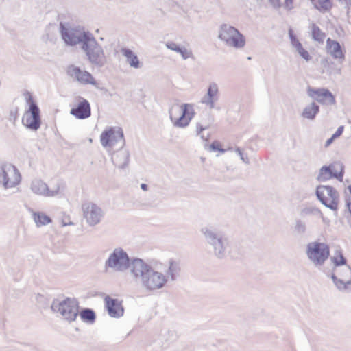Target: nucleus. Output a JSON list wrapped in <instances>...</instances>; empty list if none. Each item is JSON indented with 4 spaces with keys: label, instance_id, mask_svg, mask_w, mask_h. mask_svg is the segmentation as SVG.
<instances>
[{
    "label": "nucleus",
    "instance_id": "1",
    "mask_svg": "<svg viewBox=\"0 0 351 351\" xmlns=\"http://www.w3.org/2000/svg\"><path fill=\"white\" fill-rule=\"evenodd\" d=\"M132 278L147 291H155L166 285L163 273L154 270L143 259L136 261L132 267Z\"/></svg>",
    "mask_w": 351,
    "mask_h": 351
},
{
    "label": "nucleus",
    "instance_id": "2",
    "mask_svg": "<svg viewBox=\"0 0 351 351\" xmlns=\"http://www.w3.org/2000/svg\"><path fill=\"white\" fill-rule=\"evenodd\" d=\"M201 232L215 256L223 258L230 252V239L222 231L213 226H206L201 229Z\"/></svg>",
    "mask_w": 351,
    "mask_h": 351
},
{
    "label": "nucleus",
    "instance_id": "3",
    "mask_svg": "<svg viewBox=\"0 0 351 351\" xmlns=\"http://www.w3.org/2000/svg\"><path fill=\"white\" fill-rule=\"evenodd\" d=\"M141 258H130L127 252L122 248H115L106 260L104 267L107 271L111 269L115 272H125L129 270L130 274L132 277V267L134 262L141 261Z\"/></svg>",
    "mask_w": 351,
    "mask_h": 351
},
{
    "label": "nucleus",
    "instance_id": "4",
    "mask_svg": "<svg viewBox=\"0 0 351 351\" xmlns=\"http://www.w3.org/2000/svg\"><path fill=\"white\" fill-rule=\"evenodd\" d=\"M24 97L28 105V109L23 114L22 123L27 128L36 131L41 125L40 109L29 92L26 91Z\"/></svg>",
    "mask_w": 351,
    "mask_h": 351
},
{
    "label": "nucleus",
    "instance_id": "5",
    "mask_svg": "<svg viewBox=\"0 0 351 351\" xmlns=\"http://www.w3.org/2000/svg\"><path fill=\"white\" fill-rule=\"evenodd\" d=\"M169 114L173 126L180 128L188 126L194 116L193 106L188 104L172 106Z\"/></svg>",
    "mask_w": 351,
    "mask_h": 351
},
{
    "label": "nucleus",
    "instance_id": "6",
    "mask_svg": "<svg viewBox=\"0 0 351 351\" xmlns=\"http://www.w3.org/2000/svg\"><path fill=\"white\" fill-rule=\"evenodd\" d=\"M87 60L94 66H103L106 62V56L102 47L91 34L82 46Z\"/></svg>",
    "mask_w": 351,
    "mask_h": 351
},
{
    "label": "nucleus",
    "instance_id": "7",
    "mask_svg": "<svg viewBox=\"0 0 351 351\" xmlns=\"http://www.w3.org/2000/svg\"><path fill=\"white\" fill-rule=\"evenodd\" d=\"M306 254L308 260L316 267L322 266L330 256V247L326 243L310 242L306 247Z\"/></svg>",
    "mask_w": 351,
    "mask_h": 351
},
{
    "label": "nucleus",
    "instance_id": "8",
    "mask_svg": "<svg viewBox=\"0 0 351 351\" xmlns=\"http://www.w3.org/2000/svg\"><path fill=\"white\" fill-rule=\"evenodd\" d=\"M218 38L235 49L243 48L246 43L245 36L237 28L226 23L220 25Z\"/></svg>",
    "mask_w": 351,
    "mask_h": 351
},
{
    "label": "nucleus",
    "instance_id": "9",
    "mask_svg": "<svg viewBox=\"0 0 351 351\" xmlns=\"http://www.w3.org/2000/svg\"><path fill=\"white\" fill-rule=\"evenodd\" d=\"M51 308L54 313H60L69 322L75 320L78 315V302L74 298H67L62 301L55 300Z\"/></svg>",
    "mask_w": 351,
    "mask_h": 351
},
{
    "label": "nucleus",
    "instance_id": "10",
    "mask_svg": "<svg viewBox=\"0 0 351 351\" xmlns=\"http://www.w3.org/2000/svg\"><path fill=\"white\" fill-rule=\"evenodd\" d=\"M21 176L18 169L9 163L0 164V186L5 190L16 187L21 182Z\"/></svg>",
    "mask_w": 351,
    "mask_h": 351
},
{
    "label": "nucleus",
    "instance_id": "11",
    "mask_svg": "<svg viewBox=\"0 0 351 351\" xmlns=\"http://www.w3.org/2000/svg\"><path fill=\"white\" fill-rule=\"evenodd\" d=\"M315 194L326 207L335 212L338 210L339 194L335 188L329 185H319L316 188Z\"/></svg>",
    "mask_w": 351,
    "mask_h": 351
},
{
    "label": "nucleus",
    "instance_id": "12",
    "mask_svg": "<svg viewBox=\"0 0 351 351\" xmlns=\"http://www.w3.org/2000/svg\"><path fill=\"white\" fill-rule=\"evenodd\" d=\"M331 279L338 290L351 291V267L349 265L334 268Z\"/></svg>",
    "mask_w": 351,
    "mask_h": 351
},
{
    "label": "nucleus",
    "instance_id": "13",
    "mask_svg": "<svg viewBox=\"0 0 351 351\" xmlns=\"http://www.w3.org/2000/svg\"><path fill=\"white\" fill-rule=\"evenodd\" d=\"M30 189L36 195L46 197H52L60 193L61 189H63V184L61 181L57 180L53 186L49 187L43 180L36 179L32 182Z\"/></svg>",
    "mask_w": 351,
    "mask_h": 351
},
{
    "label": "nucleus",
    "instance_id": "14",
    "mask_svg": "<svg viewBox=\"0 0 351 351\" xmlns=\"http://www.w3.org/2000/svg\"><path fill=\"white\" fill-rule=\"evenodd\" d=\"M101 143L104 147L113 149L116 145L123 147L125 139L121 128H110L104 131L101 134Z\"/></svg>",
    "mask_w": 351,
    "mask_h": 351
},
{
    "label": "nucleus",
    "instance_id": "15",
    "mask_svg": "<svg viewBox=\"0 0 351 351\" xmlns=\"http://www.w3.org/2000/svg\"><path fill=\"white\" fill-rule=\"evenodd\" d=\"M60 29L62 39L66 45L71 46H75L77 44H80L81 47L83 46L91 34L89 32L66 28L62 23H60Z\"/></svg>",
    "mask_w": 351,
    "mask_h": 351
},
{
    "label": "nucleus",
    "instance_id": "16",
    "mask_svg": "<svg viewBox=\"0 0 351 351\" xmlns=\"http://www.w3.org/2000/svg\"><path fill=\"white\" fill-rule=\"evenodd\" d=\"M308 97L317 101L322 105H335L336 104L335 97L333 94L327 88H315L308 86L307 88Z\"/></svg>",
    "mask_w": 351,
    "mask_h": 351
},
{
    "label": "nucleus",
    "instance_id": "17",
    "mask_svg": "<svg viewBox=\"0 0 351 351\" xmlns=\"http://www.w3.org/2000/svg\"><path fill=\"white\" fill-rule=\"evenodd\" d=\"M82 210L84 219L90 226L98 224L104 216L101 208L93 203L83 204Z\"/></svg>",
    "mask_w": 351,
    "mask_h": 351
},
{
    "label": "nucleus",
    "instance_id": "18",
    "mask_svg": "<svg viewBox=\"0 0 351 351\" xmlns=\"http://www.w3.org/2000/svg\"><path fill=\"white\" fill-rule=\"evenodd\" d=\"M104 302L106 308L110 317L119 318L123 315L124 308L122 306L121 301L107 295L104 298Z\"/></svg>",
    "mask_w": 351,
    "mask_h": 351
},
{
    "label": "nucleus",
    "instance_id": "19",
    "mask_svg": "<svg viewBox=\"0 0 351 351\" xmlns=\"http://www.w3.org/2000/svg\"><path fill=\"white\" fill-rule=\"evenodd\" d=\"M219 99V88L216 83H211L208 86L207 93L202 97L201 102L210 109L215 108V104Z\"/></svg>",
    "mask_w": 351,
    "mask_h": 351
},
{
    "label": "nucleus",
    "instance_id": "20",
    "mask_svg": "<svg viewBox=\"0 0 351 351\" xmlns=\"http://www.w3.org/2000/svg\"><path fill=\"white\" fill-rule=\"evenodd\" d=\"M181 267L180 262L174 259L168 261L167 267L165 270L163 276L166 278V284L168 282H174L180 276Z\"/></svg>",
    "mask_w": 351,
    "mask_h": 351
},
{
    "label": "nucleus",
    "instance_id": "21",
    "mask_svg": "<svg viewBox=\"0 0 351 351\" xmlns=\"http://www.w3.org/2000/svg\"><path fill=\"white\" fill-rule=\"evenodd\" d=\"M67 73L73 77H75L82 84H95L94 78L88 72L82 71L80 67H69Z\"/></svg>",
    "mask_w": 351,
    "mask_h": 351
},
{
    "label": "nucleus",
    "instance_id": "22",
    "mask_svg": "<svg viewBox=\"0 0 351 351\" xmlns=\"http://www.w3.org/2000/svg\"><path fill=\"white\" fill-rule=\"evenodd\" d=\"M113 164L119 169H124L128 166L130 160V153L128 150L121 147L112 154Z\"/></svg>",
    "mask_w": 351,
    "mask_h": 351
},
{
    "label": "nucleus",
    "instance_id": "23",
    "mask_svg": "<svg viewBox=\"0 0 351 351\" xmlns=\"http://www.w3.org/2000/svg\"><path fill=\"white\" fill-rule=\"evenodd\" d=\"M71 114L80 119L88 118L90 114V106L88 101L82 99L75 108L71 110Z\"/></svg>",
    "mask_w": 351,
    "mask_h": 351
},
{
    "label": "nucleus",
    "instance_id": "24",
    "mask_svg": "<svg viewBox=\"0 0 351 351\" xmlns=\"http://www.w3.org/2000/svg\"><path fill=\"white\" fill-rule=\"evenodd\" d=\"M326 47L328 52L335 59L343 60L345 58L340 43L328 38L326 40Z\"/></svg>",
    "mask_w": 351,
    "mask_h": 351
},
{
    "label": "nucleus",
    "instance_id": "25",
    "mask_svg": "<svg viewBox=\"0 0 351 351\" xmlns=\"http://www.w3.org/2000/svg\"><path fill=\"white\" fill-rule=\"evenodd\" d=\"M319 112V106L317 105L315 101H312L309 104L306 105L302 113L301 116L304 119H306L308 120H313L315 119V117Z\"/></svg>",
    "mask_w": 351,
    "mask_h": 351
},
{
    "label": "nucleus",
    "instance_id": "26",
    "mask_svg": "<svg viewBox=\"0 0 351 351\" xmlns=\"http://www.w3.org/2000/svg\"><path fill=\"white\" fill-rule=\"evenodd\" d=\"M121 54L126 58V62L130 66H139V60L138 56L130 49L121 48L120 50Z\"/></svg>",
    "mask_w": 351,
    "mask_h": 351
},
{
    "label": "nucleus",
    "instance_id": "27",
    "mask_svg": "<svg viewBox=\"0 0 351 351\" xmlns=\"http://www.w3.org/2000/svg\"><path fill=\"white\" fill-rule=\"evenodd\" d=\"M333 165L323 166L320 169L317 176V180L319 181H326L332 178V177H337V174H332Z\"/></svg>",
    "mask_w": 351,
    "mask_h": 351
},
{
    "label": "nucleus",
    "instance_id": "28",
    "mask_svg": "<svg viewBox=\"0 0 351 351\" xmlns=\"http://www.w3.org/2000/svg\"><path fill=\"white\" fill-rule=\"evenodd\" d=\"M301 217H304L309 215H313L321 218L324 221V217L322 211L314 206H306L301 209L300 212Z\"/></svg>",
    "mask_w": 351,
    "mask_h": 351
},
{
    "label": "nucleus",
    "instance_id": "29",
    "mask_svg": "<svg viewBox=\"0 0 351 351\" xmlns=\"http://www.w3.org/2000/svg\"><path fill=\"white\" fill-rule=\"evenodd\" d=\"M166 46L168 49L175 51L178 53H180L183 58V59L186 60L191 56V52L189 51L185 47H180L174 42H168L166 44Z\"/></svg>",
    "mask_w": 351,
    "mask_h": 351
},
{
    "label": "nucleus",
    "instance_id": "30",
    "mask_svg": "<svg viewBox=\"0 0 351 351\" xmlns=\"http://www.w3.org/2000/svg\"><path fill=\"white\" fill-rule=\"evenodd\" d=\"M32 215L38 227L45 226L51 222V218L42 212H34Z\"/></svg>",
    "mask_w": 351,
    "mask_h": 351
},
{
    "label": "nucleus",
    "instance_id": "31",
    "mask_svg": "<svg viewBox=\"0 0 351 351\" xmlns=\"http://www.w3.org/2000/svg\"><path fill=\"white\" fill-rule=\"evenodd\" d=\"M311 35L312 38L319 43H323L326 37V34L315 23L311 25Z\"/></svg>",
    "mask_w": 351,
    "mask_h": 351
},
{
    "label": "nucleus",
    "instance_id": "32",
    "mask_svg": "<svg viewBox=\"0 0 351 351\" xmlns=\"http://www.w3.org/2000/svg\"><path fill=\"white\" fill-rule=\"evenodd\" d=\"M175 335L173 332L165 330H162L159 336V341L162 346H167L170 342L174 340Z\"/></svg>",
    "mask_w": 351,
    "mask_h": 351
},
{
    "label": "nucleus",
    "instance_id": "33",
    "mask_svg": "<svg viewBox=\"0 0 351 351\" xmlns=\"http://www.w3.org/2000/svg\"><path fill=\"white\" fill-rule=\"evenodd\" d=\"M80 315L83 321L91 324L95 322L96 318L94 311L90 308L82 309L80 313Z\"/></svg>",
    "mask_w": 351,
    "mask_h": 351
},
{
    "label": "nucleus",
    "instance_id": "34",
    "mask_svg": "<svg viewBox=\"0 0 351 351\" xmlns=\"http://www.w3.org/2000/svg\"><path fill=\"white\" fill-rule=\"evenodd\" d=\"M331 261L335 265L334 268L342 267L346 265L347 260L343 256V254L340 251H337L333 256L330 258Z\"/></svg>",
    "mask_w": 351,
    "mask_h": 351
},
{
    "label": "nucleus",
    "instance_id": "35",
    "mask_svg": "<svg viewBox=\"0 0 351 351\" xmlns=\"http://www.w3.org/2000/svg\"><path fill=\"white\" fill-rule=\"evenodd\" d=\"M318 5L315 4V8L322 12L329 11L332 7V0H318Z\"/></svg>",
    "mask_w": 351,
    "mask_h": 351
},
{
    "label": "nucleus",
    "instance_id": "36",
    "mask_svg": "<svg viewBox=\"0 0 351 351\" xmlns=\"http://www.w3.org/2000/svg\"><path fill=\"white\" fill-rule=\"evenodd\" d=\"M337 67H319L318 71L321 73V77L327 80L332 79V71Z\"/></svg>",
    "mask_w": 351,
    "mask_h": 351
},
{
    "label": "nucleus",
    "instance_id": "37",
    "mask_svg": "<svg viewBox=\"0 0 351 351\" xmlns=\"http://www.w3.org/2000/svg\"><path fill=\"white\" fill-rule=\"evenodd\" d=\"M294 229L298 234H304L306 232V225L302 220L296 219L295 221Z\"/></svg>",
    "mask_w": 351,
    "mask_h": 351
},
{
    "label": "nucleus",
    "instance_id": "38",
    "mask_svg": "<svg viewBox=\"0 0 351 351\" xmlns=\"http://www.w3.org/2000/svg\"><path fill=\"white\" fill-rule=\"evenodd\" d=\"M297 52L300 54V56L304 59L306 61H308L311 59V56H310L308 51L304 49L300 43V45L298 44V46L295 47Z\"/></svg>",
    "mask_w": 351,
    "mask_h": 351
},
{
    "label": "nucleus",
    "instance_id": "39",
    "mask_svg": "<svg viewBox=\"0 0 351 351\" xmlns=\"http://www.w3.org/2000/svg\"><path fill=\"white\" fill-rule=\"evenodd\" d=\"M289 36L291 40V43L293 45V47H295L298 46V44H300L301 43L299 41V40L297 38L296 36L294 34L293 31L292 29H289Z\"/></svg>",
    "mask_w": 351,
    "mask_h": 351
},
{
    "label": "nucleus",
    "instance_id": "40",
    "mask_svg": "<svg viewBox=\"0 0 351 351\" xmlns=\"http://www.w3.org/2000/svg\"><path fill=\"white\" fill-rule=\"evenodd\" d=\"M210 151H219L221 153L226 152L225 149L221 147V145L218 141L213 142L209 146Z\"/></svg>",
    "mask_w": 351,
    "mask_h": 351
},
{
    "label": "nucleus",
    "instance_id": "41",
    "mask_svg": "<svg viewBox=\"0 0 351 351\" xmlns=\"http://www.w3.org/2000/svg\"><path fill=\"white\" fill-rule=\"evenodd\" d=\"M235 152L239 154L240 156L241 160L245 164H249V158L247 156H245L241 151V149L239 147H237L235 149Z\"/></svg>",
    "mask_w": 351,
    "mask_h": 351
},
{
    "label": "nucleus",
    "instance_id": "42",
    "mask_svg": "<svg viewBox=\"0 0 351 351\" xmlns=\"http://www.w3.org/2000/svg\"><path fill=\"white\" fill-rule=\"evenodd\" d=\"M332 174H337V177H335V178L338 179L339 181H342L343 176V167H341L340 172H337L336 170H335V167L333 166V167H332Z\"/></svg>",
    "mask_w": 351,
    "mask_h": 351
},
{
    "label": "nucleus",
    "instance_id": "43",
    "mask_svg": "<svg viewBox=\"0 0 351 351\" xmlns=\"http://www.w3.org/2000/svg\"><path fill=\"white\" fill-rule=\"evenodd\" d=\"M269 2L275 9H278L282 6V3L280 0H269Z\"/></svg>",
    "mask_w": 351,
    "mask_h": 351
},
{
    "label": "nucleus",
    "instance_id": "44",
    "mask_svg": "<svg viewBox=\"0 0 351 351\" xmlns=\"http://www.w3.org/2000/svg\"><path fill=\"white\" fill-rule=\"evenodd\" d=\"M207 128H208V126H203L201 123H197L196 124V133H197V135H199L200 133L206 130Z\"/></svg>",
    "mask_w": 351,
    "mask_h": 351
},
{
    "label": "nucleus",
    "instance_id": "45",
    "mask_svg": "<svg viewBox=\"0 0 351 351\" xmlns=\"http://www.w3.org/2000/svg\"><path fill=\"white\" fill-rule=\"evenodd\" d=\"M343 130H344V127L343 125L339 126L337 128V131L332 134L333 138H337L339 137L342 134Z\"/></svg>",
    "mask_w": 351,
    "mask_h": 351
},
{
    "label": "nucleus",
    "instance_id": "46",
    "mask_svg": "<svg viewBox=\"0 0 351 351\" xmlns=\"http://www.w3.org/2000/svg\"><path fill=\"white\" fill-rule=\"evenodd\" d=\"M293 0H285V8L287 10H291L293 8Z\"/></svg>",
    "mask_w": 351,
    "mask_h": 351
},
{
    "label": "nucleus",
    "instance_id": "47",
    "mask_svg": "<svg viewBox=\"0 0 351 351\" xmlns=\"http://www.w3.org/2000/svg\"><path fill=\"white\" fill-rule=\"evenodd\" d=\"M341 73V69L339 67H337V69H335V70L332 71V79L335 78L337 75H339Z\"/></svg>",
    "mask_w": 351,
    "mask_h": 351
},
{
    "label": "nucleus",
    "instance_id": "48",
    "mask_svg": "<svg viewBox=\"0 0 351 351\" xmlns=\"http://www.w3.org/2000/svg\"><path fill=\"white\" fill-rule=\"evenodd\" d=\"M335 139V138H333V136H332L330 138H328L325 143V147H328L330 145V144L333 142V141Z\"/></svg>",
    "mask_w": 351,
    "mask_h": 351
},
{
    "label": "nucleus",
    "instance_id": "49",
    "mask_svg": "<svg viewBox=\"0 0 351 351\" xmlns=\"http://www.w3.org/2000/svg\"><path fill=\"white\" fill-rule=\"evenodd\" d=\"M141 189H142L143 191H147L148 190V186H147V184H144V183H143V184H141Z\"/></svg>",
    "mask_w": 351,
    "mask_h": 351
},
{
    "label": "nucleus",
    "instance_id": "50",
    "mask_svg": "<svg viewBox=\"0 0 351 351\" xmlns=\"http://www.w3.org/2000/svg\"><path fill=\"white\" fill-rule=\"evenodd\" d=\"M346 3L351 6V0H346Z\"/></svg>",
    "mask_w": 351,
    "mask_h": 351
},
{
    "label": "nucleus",
    "instance_id": "51",
    "mask_svg": "<svg viewBox=\"0 0 351 351\" xmlns=\"http://www.w3.org/2000/svg\"><path fill=\"white\" fill-rule=\"evenodd\" d=\"M201 138L205 141H208V138H204V136L203 135L201 136Z\"/></svg>",
    "mask_w": 351,
    "mask_h": 351
},
{
    "label": "nucleus",
    "instance_id": "52",
    "mask_svg": "<svg viewBox=\"0 0 351 351\" xmlns=\"http://www.w3.org/2000/svg\"><path fill=\"white\" fill-rule=\"evenodd\" d=\"M73 223L72 222H70L69 225H73Z\"/></svg>",
    "mask_w": 351,
    "mask_h": 351
},
{
    "label": "nucleus",
    "instance_id": "53",
    "mask_svg": "<svg viewBox=\"0 0 351 351\" xmlns=\"http://www.w3.org/2000/svg\"><path fill=\"white\" fill-rule=\"evenodd\" d=\"M310 1H312V2H313V1H315V0H310Z\"/></svg>",
    "mask_w": 351,
    "mask_h": 351
}]
</instances>
